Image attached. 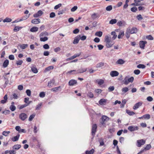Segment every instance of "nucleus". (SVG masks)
<instances>
[{
    "label": "nucleus",
    "instance_id": "f257e3e1",
    "mask_svg": "<svg viewBox=\"0 0 154 154\" xmlns=\"http://www.w3.org/2000/svg\"><path fill=\"white\" fill-rule=\"evenodd\" d=\"M87 69V68H81L77 70H72L67 72L68 73L70 74L72 72H73V74H79L82 73L86 71Z\"/></svg>",
    "mask_w": 154,
    "mask_h": 154
},
{
    "label": "nucleus",
    "instance_id": "f03ea898",
    "mask_svg": "<svg viewBox=\"0 0 154 154\" xmlns=\"http://www.w3.org/2000/svg\"><path fill=\"white\" fill-rule=\"evenodd\" d=\"M134 80V78L132 76L129 78L128 76H126L124 79L123 82L125 85H127L129 82H132Z\"/></svg>",
    "mask_w": 154,
    "mask_h": 154
},
{
    "label": "nucleus",
    "instance_id": "7ed1b4c3",
    "mask_svg": "<svg viewBox=\"0 0 154 154\" xmlns=\"http://www.w3.org/2000/svg\"><path fill=\"white\" fill-rule=\"evenodd\" d=\"M109 120V118L105 116H103L101 119L100 123L103 126L106 125V122Z\"/></svg>",
    "mask_w": 154,
    "mask_h": 154
},
{
    "label": "nucleus",
    "instance_id": "20e7f679",
    "mask_svg": "<svg viewBox=\"0 0 154 154\" xmlns=\"http://www.w3.org/2000/svg\"><path fill=\"white\" fill-rule=\"evenodd\" d=\"M19 118L22 121H24L27 118V116L26 114L22 113L19 115Z\"/></svg>",
    "mask_w": 154,
    "mask_h": 154
},
{
    "label": "nucleus",
    "instance_id": "39448f33",
    "mask_svg": "<svg viewBox=\"0 0 154 154\" xmlns=\"http://www.w3.org/2000/svg\"><path fill=\"white\" fill-rule=\"evenodd\" d=\"M97 128V125L96 124H94L92 125L91 133L93 136H94L95 134Z\"/></svg>",
    "mask_w": 154,
    "mask_h": 154
},
{
    "label": "nucleus",
    "instance_id": "423d86ee",
    "mask_svg": "<svg viewBox=\"0 0 154 154\" xmlns=\"http://www.w3.org/2000/svg\"><path fill=\"white\" fill-rule=\"evenodd\" d=\"M128 130L131 132L137 130L139 129L138 127L137 126H130L128 128Z\"/></svg>",
    "mask_w": 154,
    "mask_h": 154
},
{
    "label": "nucleus",
    "instance_id": "0eeeda50",
    "mask_svg": "<svg viewBox=\"0 0 154 154\" xmlns=\"http://www.w3.org/2000/svg\"><path fill=\"white\" fill-rule=\"evenodd\" d=\"M143 103V102L142 101H140L136 103L133 107V109L135 110L137 109L139 107L141 106Z\"/></svg>",
    "mask_w": 154,
    "mask_h": 154
},
{
    "label": "nucleus",
    "instance_id": "6e6552de",
    "mask_svg": "<svg viewBox=\"0 0 154 154\" xmlns=\"http://www.w3.org/2000/svg\"><path fill=\"white\" fill-rule=\"evenodd\" d=\"M145 141L143 139L137 141V146L138 147H140L142 145L145 144Z\"/></svg>",
    "mask_w": 154,
    "mask_h": 154
},
{
    "label": "nucleus",
    "instance_id": "1a4fd4ad",
    "mask_svg": "<svg viewBox=\"0 0 154 154\" xmlns=\"http://www.w3.org/2000/svg\"><path fill=\"white\" fill-rule=\"evenodd\" d=\"M106 46L107 48H110L111 47L114 45V43L112 40L106 42Z\"/></svg>",
    "mask_w": 154,
    "mask_h": 154
},
{
    "label": "nucleus",
    "instance_id": "9d476101",
    "mask_svg": "<svg viewBox=\"0 0 154 154\" xmlns=\"http://www.w3.org/2000/svg\"><path fill=\"white\" fill-rule=\"evenodd\" d=\"M77 84V81L74 79L70 80L68 84L69 86H73Z\"/></svg>",
    "mask_w": 154,
    "mask_h": 154
},
{
    "label": "nucleus",
    "instance_id": "9b49d317",
    "mask_svg": "<svg viewBox=\"0 0 154 154\" xmlns=\"http://www.w3.org/2000/svg\"><path fill=\"white\" fill-rule=\"evenodd\" d=\"M119 75V72L116 71H112L110 73V75L112 77L117 76Z\"/></svg>",
    "mask_w": 154,
    "mask_h": 154
},
{
    "label": "nucleus",
    "instance_id": "f8f14e48",
    "mask_svg": "<svg viewBox=\"0 0 154 154\" xmlns=\"http://www.w3.org/2000/svg\"><path fill=\"white\" fill-rule=\"evenodd\" d=\"M147 42L146 41H140L139 43V45L140 47L143 49L144 48L145 44H146Z\"/></svg>",
    "mask_w": 154,
    "mask_h": 154
},
{
    "label": "nucleus",
    "instance_id": "ddd939ff",
    "mask_svg": "<svg viewBox=\"0 0 154 154\" xmlns=\"http://www.w3.org/2000/svg\"><path fill=\"white\" fill-rule=\"evenodd\" d=\"M43 12L41 10L38 11L37 13L34 14L33 15V17H38L39 16H41Z\"/></svg>",
    "mask_w": 154,
    "mask_h": 154
},
{
    "label": "nucleus",
    "instance_id": "4468645a",
    "mask_svg": "<svg viewBox=\"0 0 154 154\" xmlns=\"http://www.w3.org/2000/svg\"><path fill=\"white\" fill-rule=\"evenodd\" d=\"M80 35H79L76 36L73 41V43L74 44L78 43L80 40Z\"/></svg>",
    "mask_w": 154,
    "mask_h": 154
},
{
    "label": "nucleus",
    "instance_id": "2eb2a0df",
    "mask_svg": "<svg viewBox=\"0 0 154 154\" xmlns=\"http://www.w3.org/2000/svg\"><path fill=\"white\" fill-rule=\"evenodd\" d=\"M137 32V29L135 27H132L131 30L130 31V33L131 34H132L134 33H136Z\"/></svg>",
    "mask_w": 154,
    "mask_h": 154
},
{
    "label": "nucleus",
    "instance_id": "dca6fc26",
    "mask_svg": "<svg viewBox=\"0 0 154 154\" xmlns=\"http://www.w3.org/2000/svg\"><path fill=\"white\" fill-rule=\"evenodd\" d=\"M100 17V15L99 14L94 13L91 16L92 19L94 20L97 18H98Z\"/></svg>",
    "mask_w": 154,
    "mask_h": 154
},
{
    "label": "nucleus",
    "instance_id": "f3484780",
    "mask_svg": "<svg viewBox=\"0 0 154 154\" xmlns=\"http://www.w3.org/2000/svg\"><path fill=\"white\" fill-rule=\"evenodd\" d=\"M40 22V20L39 19H35L32 20L31 21V23H32L37 24H38Z\"/></svg>",
    "mask_w": 154,
    "mask_h": 154
},
{
    "label": "nucleus",
    "instance_id": "a211bd4d",
    "mask_svg": "<svg viewBox=\"0 0 154 154\" xmlns=\"http://www.w3.org/2000/svg\"><path fill=\"white\" fill-rule=\"evenodd\" d=\"M4 100H2L1 101V103L2 104H4L6 103L7 101L8 97L7 95L6 94L3 97Z\"/></svg>",
    "mask_w": 154,
    "mask_h": 154
},
{
    "label": "nucleus",
    "instance_id": "6ab92c4d",
    "mask_svg": "<svg viewBox=\"0 0 154 154\" xmlns=\"http://www.w3.org/2000/svg\"><path fill=\"white\" fill-rule=\"evenodd\" d=\"M20 135L19 134H18L16 136H14L11 138L12 141L14 142L18 140L19 139Z\"/></svg>",
    "mask_w": 154,
    "mask_h": 154
},
{
    "label": "nucleus",
    "instance_id": "aec40b11",
    "mask_svg": "<svg viewBox=\"0 0 154 154\" xmlns=\"http://www.w3.org/2000/svg\"><path fill=\"white\" fill-rule=\"evenodd\" d=\"M111 41V37L110 36V35H107L105 36V38H104V42H108L110 41Z\"/></svg>",
    "mask_w": 154,
    "mask_h": 154
},
{
    "label": "nucleus",
    "instance_id": "412c9836",
    "mask_svg": "<svg viewBox=\"0 0 154 154\" xmlns=\"http://www.w3.org/2000/svg\"><path fill=\"white\" fill-rule=\"evenodd\" d=\"M9 60H8L6 59L5 60L3 64V67L4 68H6L7 67L9 64Z\"/></svg>",
    "mask_w": 154,
    "mask_h": 154
},
{
    "label": "nucleus",
    "instance_id": "4be33fe9",
    "mask_svg": "<svg viewBox=\"0 0 154 154\" xmlns=\"http://www.w3.org/2000/svg\"><path fill=\"white\" fill-rule=\"evenodd\" d=\"M21 146L20 144H15L13 146V148L14 149L17 150L20 148Z\"/></svg>",
    "mask_w": 154,
    "mask_h": 154
},
{
    "label": "nucleus",
    "instance_id": "5701e85b",
    "mask_svg": "<svg viewBox=\"0 0 154 154\" xmlns=\"http://www.w3.org/2000/svg\"><path fill=\"white\" fill-rule=\"evenodd\" d=\"M31 70L35 73H37L38 72V70L35 66H33L31 67Z\"/></svg>",
    "mask_w": 154,
    "mask_h": 154
},
{
    "label": "nucleus",
    "instance_id": "b1692460",
    "mask_svg": "<svg viewBox=\"0 0 154 154\" xmlns=\"http://www.w3.org/2000/svg\"><path fill=\"white\" fill-rule=\"evenodd\" d=\"M111 35H113V37L112 38V40H115L117 37V35L116 34L115 32L113 31L111 32Z\"/></svg>",
    "mask_w": 154,
    "mask_h": 154
},
{
    "label": "nucleus",
    "instance_id": "393cba45",
    "mask_svg": "<svg viewBox=\"0 0 154 154\" xmlns=\"http://www.w3.org/2000/svg\"><path fill=\"white\" fill-rule=\"evenodd\" d=\"M106 102V100L104 99H101L99 101V103L101 105H102L104 104Z\"/></svg>",
    "mask_w": 154,
    "mask_h": 154
},
{
    "label": "nucleus",
    "instance_id": "a878e982",
    "mask_svg": "<svg viewBox=\"0 0 154 154\" xmlns=\"http://www.w3.org/2000/svg\"><path fill=\"white\" fill-rule=\"evenodd\" d=\"M96 82H97L98 85H101L103 84L104 83V81L103 79H97L96 80Z\"/></svg>",
    "mask_w": 154,
    "mask_h": 154
},
{
    "label": "nucleus",
    "instance_id": "bb28decb",
    "mask_svg": "<svg viewBox=\"0 0 154 154\" xmlns=\"http://www.w3.org/2000/svg\"><path fill=\"white\" fill-rule=\"evenodd\" d=\"M130 29L128 28L126 31L125 33V35L126 38H128L130 37Z\"/></svg>",
    "mask_w": 154,
    "mask_h": 154
},
{
    "label": "nucleus",
    "instance_id": "cd10ccee",
    "mask_svg": "<svg viewBox=\"0 0 154 154\" xmlns=\"http://www.w3.org/2000/svg\"><path fill=\"white\" fill-rule=\"evenodd\" d=\"M4 77V80L5 81V85H7L9 83V81L8 80V77L6 76H3Z\"/></svg>",
    "mask_w": 154,
    "mask_h": 154
},
{
    "label": "nucleus",
    "instance_id": "c85d7f7f",
    "mask_svg": "<svg viewBox=\"0 0 154 154\" xmlns=\"http://www.w3.org/2000/svg\"><path fill=\"white\" fill-rule=\"evenodd\" d=\"M38 28L37 27L34 26L32 27L30 29V31L32 32H35L38 31Z\"/></svg>",
    "mask_w": 154,
    "mask_h": 154
},
{
    "label": "nucleus",
    "instance_id": "c756f323",
    "mask_svg": "<svg viewBox=\"0 0 154 154\" xmlns=\"http://www.w3.org/2000/svg\"><path fill=\"white\" fill-rule=\"evenodd\" d=\"M126 113L130 116H132L135 114V112L133 111H131L130 110L128 109L126 110Z\"/></svg>",
    "mask_w": 154,
    "mask_h": 154
},
{
    "label": "nucleus",
    "instance_id": "7c9ffc66",
    "mask_svg": "<svg viewBox=\"0 0 154 154\" xmlns=\"http://www.w3.org/2000/svg\"><path fill=\"white\" fill-rule=\"evenodd\" d=\"M116 63L118 64H122L125 63V61L122 59H119L116 61Z\"/></svg>",
    "mask_w": 154,
    "mask_h": 154
},
{
    "label": "nucleus",
    "instance_id": "2f4dec72",
    "mask_svg": "<svg viewBox=\"0 0 154 154\" xmlns=\"http://www.w3.org/2000/svg\"><path fill=\"white\" fill-rule=\"evenodd\" d=\"M54 79H52L51 80L48 82V86H51L54 85Z\"/></svg>",
    "mask_w": 154,
    "mask_h": 154
},
{
    "label": "nucleus",
    "instance_id": "473e14b6",
    "mask_svg": "<svg viewBox=\"0 0 154 154\" xmlns=\"http://www.w3.org/2000/svg\"><path fill=\"white\" fill-rule=\"evenodd\" d=\"M143 117L145 119H149L150 118V116L149 114H146L143 116Z\"/></svg>",
    "mask_w": 154,
    "mask_h": 154
},
{
    "label": "nucleus",
    "instance_id": "72a5a7b5",
    "mask_svg": "<svg viewBox=\"0 0 154 154\" xmlns=\"http://www.w3.org/2000/svg\"><path fill=\"white\" fill-rule=\"evenodd\" d=\"M54 68L53 66H48L45 69V72H47L48 71H50L51 69H52Z\"/></svg>",
    "mask_w": 154,
    "mask_h": 154
},
{
    "label": "nucleus",
    "instance_id": "f704fd0d",
    "mask_svg": "<svg viewBox=\"0 0 154 154\" xmlns=\"http://www.w3.org/2000/svg\"><path fill=\"white\" fill-rule=\"evenodd\" d=\"M103 34V32L101 31L97 32L95 33V35L97 36H98L99 37H101Z\"/></svg>",
    "mask_w": 154,
    "mask_h": 154
},
{
    "label": "nucleus",
    "instance_id": "c9c22d12",
    "mask_svg": "<svg viewBox=\"0 0 154 154\" xmlns=\"http://www.w3.org/2000/svg\"><path fill=\"white\" fill-rule=\"evenodd\" d=\"M48 32H43L41 33L40 35V37H42L44 36H48Z\"/></svg>",
    "mask_w": 154,
    "mask_h": 154
},
{
    "label": "nucleus",
    "instance_id": "e433bc0d",
    "mask_svg": "<svg viewBox=\"0 0 154 154\" xmlns=\"http://www.w3.org/2000/svg\"><path fill=\"white\" fill-rule=\"evenodd\" d=\"M124 35L125 34L123 31L120 32H119L118 36V38L120 39L122 38V37H123Z\"/></svg>",
    "mask_w": 154,
    "mask_h": 154
},
{
    "label": "nucleus",
    "instance_id": "4c0bfd02",
    "mask_svg": "<svg viewBox=\"0 0 154 154\" xmlns=\"http://www.w3.org/2000/svg\"><path fill=\"white\" fill-rule=\"evenodd\" d=\"M94 149H92L90 151L87 150L85 152L86 154H93L94 152Z\"/></svg>",
    "mask_w": 154,
    "mask_h": 154
},
{
    "label": "nucleus",
    "instance_id": "58836bf2",
    "mask_svg": "<svg viewBox=\"0 0 154 154\" xmlns=\"http://www.w3.org/2000/svg\"><path fill=\"white\" fill-rule=\"evenodd\" d=\"M126 102V100L125 99H124L122 100V103L120 105L121 108H123L124 107L125 105V104Z\"/></svg>",
    "mask_w": 154,
    "mask_h": 154
},
{
    "label": "nucleus",
    "instance_id": "ea45409f",
    "mask_svg": "<svg viewBox=\"0 0 154 154\" xmlns=\"http://www.w3.org/2000/svg\"><path fill=\"white\" fill-rule=\"evenodd\" d=\"M12 21L11 19L8 17H6L5 19H4L3 20V22L4 23L5 22H10Z\"/></svg>",
    "mask_w": 154,
    "mask_h": 154
},
{
    "label": "nucleus",
    "instance_id": "a19ab883",
    "mask_svg": "<svg viewBox=\"0 0 154 154\" xmlns=\"http://www.w3.org/2000/svg\"><path fill=\"white\" fill-rule=\"evenodd\" d=\"M104 65V63H103L100 62L98 63L96 66V67L97 68H100V67Z\"/></svg>",
    "mask_w": 154,
    "mask_h": 154
},
{
    "label": "nucleus",
    "instance_id": "79ce46f5",
    "mask_svg": "<svg viewBox=\"0 0 154 154\" xmlns=\"http://www.w3.org/2000/svg\"><path fill=\"white\" fill-rule=\"evenodd\" d=\"M20 48L23 49H25L28 46L27 44H23L22 45H20L19 46Z\"/></svg>",
    "mask_w": 154,
    "mask_h": 154
},
{
    "label": "nucleus",
    "instance_id": "37998d69",
    "mask_svg": "<svg viewBox=\"0 0 154 154\" xmlns=\"http://www.w3.org/2000/svg\"><path fill=\"white\" fill-rule=\"evenodd\" d=\"M117 20L116 19H112L109 22V23L111 24L116 23L117 22Z\"/></svg>",
    "mask_w": 154,
    "mask_h": 154
},
{
    "label": "nucleus",
    "instance_id": "c03bdc74",
    "mask_svg": "<svg viewBox=\"0 0 154 154\" xmlns=\"http://www.w3.org/2000/svg\"><path fill=\"white\" fill-rule=\"evenodd\" d=\"M128 91V88L127 87H124L122 88V92H123V94L125 93L126 92H127Z\"/></svg>",
    "mask_w": 154,
    "mask_h": 154
},
{
    "label": "nucleus",
    "instance_id": "a18cd8bd",
    "mask_svg": "<svg viewBox=\"0 0 154 154\" xmlns=\"http://www.w3.org/2000/svg\"><path fill=\"white\" fill-rule=\"evenodd\" d=\"M22 28V27H19L18 26H15L14 29V31L17 32L20 29Z\"/></svg>",
    "mask_w": 154,
    "mask_h": 154
},
{
    "label": "nucleus",
    "instance_id": "49530a36",
    "mask_svg": "<svg viewBox=\"0 0 154 154\" xmlns=\"http://www.w3.org/2000/svg\"><path fill=\"white\" fill-rule=\"evenodd\" d=\"M137 67L138 68L144 69L145 68L146 66L145 65L142 64H139L137 66Z\"/></svg>",
    "mask_w": 154,
    "mask_h": 154
},
{
    "label": "nucleus",
    "instance_id": "de8ad7c7",
    "mask_svg": "<svg viewBox=\"0 0 154 154\" xmlns=\"http://www.w3.org/2000/svg\"><path fill=\"white\" fill-rule=\"evenodd\" d=\"M35 116V114H33L31 115L29 118V121H31L34 118Z\"/></svg>",
    "mask_w": 154,
    "mask_h": 154
},
{
    "label": "nucleus",
    "instance_id": "09e8293b",
    "mask_svg": "<svg viewBox=\"0 0 154 154\" xmlns=\"http://www.w3.org/2000/svg\"><path fill=\"white\" fill-rule=\"evenodd\" d=\"M48 39V38L46 37H41L40 38V41L41 42H45L47 41Z\"/></svg>",
    "mask_w": 154,
    "mask_h": 154
},
{
    "label": "nucleus",
    "instance_id": "8fccbe9b",
    "mask_svg": "<svg viewBox=\"0 0 154 154\" xmlns=\"http://www.w3.org/2000/svg\"><path fill=\"white\" fill-rule=\"evenodd\" d=\"M87 95L90 98H92L94 97V94L91 92H89L88 93Z\"/></svg>",
    "mask_w": 154,
    "mask_h": 154
},
{
    "label": "nucleus",
    "instance_id": "3c124183",
    "mask_svg": "<svg viewBox=\"0 0 154 154\" xmlns=\"http://www.w3.org/2000/svg\"><path fill=\"white\" fill-rule=\"evenodd\" d=\"M10 109L12 111H14L16 109V107L15 106L11 105L9 107Z\"/></svg>",
    "mask_w": 154,
    "mask_h": 154
},
{
    "label": "nucleus",
    "instance_id": "603ef678",
    "mask_svg": "<svg viewBox=\"0 0 154 154\" xmlns=\"http://www.w3.org/2000/svg\"><path fill=\"white\" fill-rule=\"evenodd\" d=\"M10 132V131H4L3 132L2 134L5 136H7Z\"/></svg>",
    "mask_w": 154,
    "mask_h": 154
},
{
    "label": "nucleus",
    "instance_id": "864d4df0",
    "mask_svg": "<svg viewBox=\"0 0 154 154\" xmlns=\"http://www.w3.org/2000/svg\"><path fill=\"white\" fill-rule=\"evenodd\" d=\"M60 88V87L59 86L58 87H55L53 88H52L51 90L52 91L56 92Z\"/></svg>",
    "mask_w": 154,
    "mask_h": 154
},
{
    "label": "nucleus",
    "instance_id": "5fc2aeb1",
    "mask_svg": "<svg viewBox=\"0 0 154 154\" xmlns=\"http://www.w3.org/2000/svg\"><path fill=\"white\" fill-rule=\"evenodd\" d=\"M106 9L107 11H110L112 9V5L108 6L106 7Z\"/></svg>",
    "mask_w": 154,
    "mask_h": 154
},
{
    "label": "nucleus",
    "instance_id": "6e6d98bb",
    "mask_svg": "<svg viewBox=\"0 0 154 154\" xmlns=\"http://www.w3.org/2000/svg\"><path fill=\"white\" fill-rule=\"evenodd\" d=\"M114 90V86H110L108 88L109 91H112Z\"/></svg>",
    "mask_w": 154,
    "mask_h": 154
},
{
    "label": "nucleus",
    "instance_id": "4d7b16f0",
    "mask_svg": "<svg viewBox=\"0 0 154 154\" xmlns=\"http://www.w3.org/2000/svg\"><path fill=\"white\" fill-rule=\"evenodd\" d=\"M45 93L44 92H41L40 93V94H39V96L41 97H45Z\"/></svg>",
    "mask_w": 154,
    "mask_h": 154
},
{
    "label": "nucleus",
    "instance_id": "13d9d810",
    "mask_svg": "<svg viewBox=\"0 0 154 154\" xmlns=\"http://www.w3.org/2000/svg\"><path fill=\"white\" fill-rule=\"evenodd\" d=\"M23 61L22 60H19L17 61L16 63L17 65H21L23 63Z\"/></svg>",
    "mask_w": 154,
    "mask_h": 154
},
{
    "label": "nucleus",
    "instance_id": "bf43d9fd",
    "mask_svg": "<svg viewBox=\"0 0 154 154\" xmlns=\"http://www.w3.org/2000/svg\"><path fill=\"white\" fill-rule=\"evenodd\" d=\"M146 38L149 40H152L153 39V37L151 35L147 36H146Z\"/></svg>",
    "mask_w": 154,
    "mask_h": 154
},
{
    "label": "nucleus",
    "instance_id": "052dcab7",
    "mask_svg": "<svg viewBox=\"0 0 154 154\" xmlns=\"http://www.w3.org/2000/svg\"><path fill=\"white\" fill-rule=\"evenodd\" d=\"M62 6V4L60 3L58 4V5H56L54 7V9L55 10H57L60 7H61Z\"/></svg>",
    "mask_w": 154,
    "mask_h": 154
},
{
    "label": "nucleus",
    "instance_id": "680f3d73",
    "mask_svg": "<svg viewBox=\"0 0 154 154\" xmlns=\"http://www.w3.org/2000/svg\"><path fill=\"white\" fill-rule=\"evenodd\" d=\"M42 105V103H40L39 104H38V105H37L35 110H39V109L41 107Z\"/></svg>",
    "mask_w": 154,
    "mask_h": 154
},
{
    "label": "nucleus",
    "instance_id": "e2e57ef3",
    "mask_svg": "<svg viewBox=\"0 0 154 154\" xmlns=\"http://www.w3.org/2000/svg\"><path fill=\"white\" fill-rule=\"evenodd\" d=\"M26 92L27 95L29 96L31 95V91L30 90L27 89L26 90Z\"/></svg>",
    "mask_w": 154,
    "mask_h": 154
},
{
    "label": "nucleus",
    "instance_id": "0e129e2a",
    "mask_svg": "<svg viewBox=\"0 0 154 154\" xmlns=\"http://www.w3.org/2000/svg\"><path fill=\"white\" fill-rule=\"evenodd\" d=\"M55 16V14L54 12L51 13L50 14V17L51 18L54 17Z\"/></svg>",
    "mask_w": 154,
    "mask_h": 154
},
{
    "label": "nucleus",
    "instance_id": "69168bd1",
    "mask_svg": "<svg viewBox=\"0 0 154 154\" xmlns=\"http://www.w3.org/2000/svg\"><path fill=\"white\" fill-rule=\"evenodd\" d=\"M140 72V70L139 69H136L134 70V73L136 75H138L139 74Z\"/></svg>",
    "mask_w": 154,
    "mask_h": 154
},
{
    "label": "nucleus",
    "instance_id": "338daca9",
    "mask_svg": "<svg viewBox=\"0 0 154 154\" xmlns=\"http://www.w3.org/2000/svg\"><path fill=\"white\" fill-rule=\"evenodd\" d=\"M131 11L133 12H135L137 11V8L136 7H134L131 8Z\"/></svg>",
    "mask_w": 154,
    "mask_h": 154
},
{
    "label": "nucleus",
    "instance_id": "774afa93",
    "mask_svg": "<svg viewBox=\"0 0 154 154\" xmlns=\"http://www.w3.org/2000/svg\"><path fill=\"white\" fill-rule=\"evenodd\" d=\"M97 46L98 47V49L100 50H102L104 47L103 46L101 45H98Z\"/></svg>",
    "mask_w": 154,
    "mask_h": 154
}]
</instances>
